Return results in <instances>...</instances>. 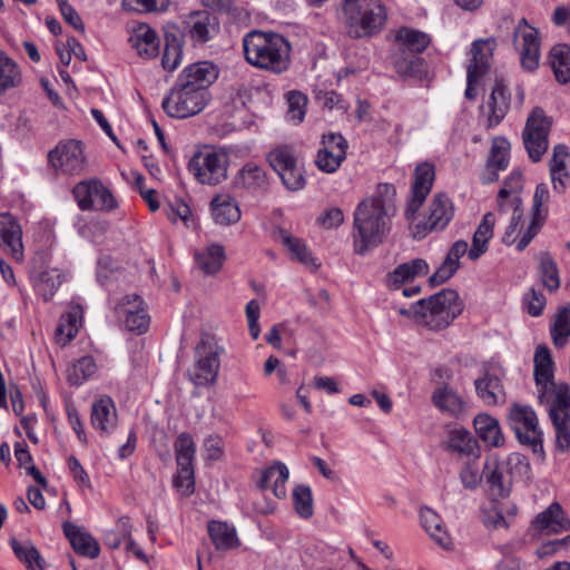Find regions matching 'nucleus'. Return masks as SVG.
Instances as JSON below:
<instances>
[{"label": "nucleus", "mask_w": 570, "mask_h": 570, "mask_svg": "<svg viewBox=\"0 0 570 570\" xmlns=\"http://www.w3.org/2000/svg\"><path fill=\"white\" fill-rule=\"evenodd\" d=\"M533 376L539 387V400L543 402V397L548 393V386L553 382V361L549 348L546 345H539L534 353Z\"/></svg>", "instance_id": "obj_27"}, {"label": "nucleus", "mask_w": 570, "mask_h": 570, "mask_svg": "<svg viewBox=\"0 0 570 570\" xmlns=\"http://www.w3.org/2000/svg\"><path fill=\"white\" fill-rule=\"evenodd\" d=\"M322 147L330 151L337 153V156L346 155L348 144L341 134L328 132L322 137Z\"/></svg>", "instance_id": "obj_64"}, {"label": "nucleus", "mask_w": 570, "mask_h": 570, "mask_svg": "<svg viewBox=\"0 0 570 570\" xmlns=\"http://www.w3.org/2000/svg\"><path fill=\"white\" fill-rule=\"evenodd\" d=\"M509 424L521 444L532 448L534 453H542V431L538 417L529 405L513 403L509 413Z\"/></svg>", "instance_id": "obj_11"}, {"label": "nucleus", "mask_w": 570, "mask_h": 570, "mask_svg": "<svg viewBox=\"0 0 570 570\" xmlns=\"http://www.w3.org/2000/svg\"><path fill=\"white\" fill-rule=\"evenodd\" d=\"M288 475L287 466L283 462L277 461L262 472L258 488L263 491L271 488L276 498L284 499L286 497L285 483L288 480Z\"/></svg>", "instance_id": "obj_37"}, {"label": "nucleus", "mask_w": 570, "mask_h": 570, "mask_svg": "<svg viewBox=\"0 0 570 570\" xmlns=\"http://www.w3.org/2000/svg\"><path fill=\"white\" fill-rule=\"evenodd\" d=\"M549 59L557 81L568 83L570 81V46L566 43L553 46Z\"/></svg>", "instance_id": "obj_45"}, {"label": "nucleus", "mask_w": 570, "mask_h": 570, "mask_svg": "<svg viewBox=\"0 0 570 570\" xmlns=\"http://www.w3.org/2000/svg\"><path fill=\"white\" fill-rule=\"evenodd\" d=\"M129 42L144 59L155 58L159 52L160 39L156 30L146 23L132 28Z\"/></svg>", "instance_id": "obj_25"}, {"label": "nucleus", "mask_w": 570, "mask_h": 570, "mask_svg": "<svg viewBox=\"0 0 570 570\" xmlns=\"http://www.w3.org/2000/svg\"><path fill=\"white\" fill-rule=\"evenodd\" d=\"M522 188V175L519 170H513L504 180L503 187L498 193L499 212H505L508 209L509 199L513 196H519Z\"/></svg>", "instance_id": "obj_51"}, {"label": "nucleus", "mask_w": 570, "mask_h": 570, "mask_svg": "<svg viewBox=\"0 0 570 570\" xmlns=\"http://www.w3.org/2000/svg\"><path fill=\"white\" fill-rule=\"evenodd\" d=\"M142 298L139 295L134 294L124 297L125 325L130 332L141 334L148 328L149 316L142 308Z\"/></svg>", "instance_id": "obj_33"}, {"label": "nucleus", "mask_w": 570, "mask_h": 570, "mask_svg": "<svg viewBox=\"0 0 570 570\" xmlns=\"http://www.w3.org/2000/svg\"><path fill=\"white\" fill-rule=\"evenodd\" d=\"M556 430V448L560 452H566L570 448V414H563L561 417L556 416L551 419Z\"/></svg>", "instance_id": "obj_57"}, {"label": "nucleus", "mask_w": 570, "mask_h": 570, "mask_svg": "<svg viewBox=\"0 0 570 570\" xmlns=\"http://www.w3.org/2000/svg\"><path fill=\"white\" fill-rule=\"evenodd\" d=\"M340 20L350 38H372L383 30L387 12L380 0H342Z\"/></svg>", "instance_id": "obj_3"}, {"label": "nucleus", "mask_w": 570, "mask_h": 570, "mask_svg": "<svg viewBox=\"0 0 570 570\" xmlns=\"http://www.w3.org/2000/svg\"><path fill=\"white\" fill-rule=\"evenodd\" d=\"M224 259V247L217 244L210 245L195 255L198 268L208 275L217 273L222 268Z\"/></svg>", "instance_id": "obj_46"}, {"label": "nucleus", "mask_w": 570, "mask_h": 570, "mask_svg": "<svg viewBox=\"0 0 570 570\" xmlns=\"http://www.w3.org/2000/svg\"><path fill=\"white\" fill-rule=\"evenodd\" d=\"M464 304L456 291L443 288L413 304V318L431 331L446 328L461 313Z\"/></svg>", "instance_id": "obj_4"}, {"label": "nucleus", "mask_w": 570, "mask_h": 570, "mask_svg": "<svg viewBox=\"0 0 570 570\" xmlns=\"http://www.w3.org/2000/svg\"><path fill=\"white\" fill-rule=\"evenodd\" d=\"M196 356L194 383L196 385L214 384L217 379L220 361L218 346L210 336H202L196 346Z\"/></svg>", "instance_id": "obj_16"}, {"label": "nucleus", "mask_w": 570, "mask_h": 570, "mask_svg": "<svg viewBox=\"0 0 570 570\" xmlns=\"http://www.w3.org/2000/svg\"><path fill=\"white\" fill-rule=\"evenodd\" d=\"M236 184L248 191L265 194L268 190L269 180L263 167L255 163H247L238 171Z\"/></svg>", "instance_id": "obj_35"}, {"label": "nucleus", "mask_w": 570, "mask_h": 570, "mask_svg": "<svg viewBox=\"0 0 570 570\" xmlns=\"http://www.w3.org/2000/svg\"><path fill=\"white\" fill-rule=\"evenodd\" d=\"M208 534L217 550L226 551L239 546L234 527L222 521H210L207 525Z\"/></svg>", "instance_id": "obj_41"}, {"label": "nucleus", "mask_w": 570, "mask_h": 570, "mask_svg": "<svg viewBox=\"0 0 570 570\" xmlns=\"http://www.w3.org/2000/svg\"><path fill=\"white\" fill-rule=\"evenodd\" d=\"M291 45L282 35L252 30L243 38L246 61L263 70L279 75L291 65Z\"/></svg>", "instance_id": "obj_2"}, {"label": "nucleus", "mask_w": 570, "mask_h": 570, "mask_svg": "<svg viewBox=\"0 0 570 570\" xmlns=\"http://www.w3.org/2000/svg\"><path fill=\"white\" fill-rule=\"evenodd\" d=\"M293 504L299 517L308 519L313 515V497L308 485L299 484L294 489Z\"/></svg>", "instance_id": "obj_54"}, {"label": "nucleus", "mask_w": 570, "mask_h": 570, "mask_svg": "<svg viewBox=\"0 0 570 570\" xmlns=\"http://www.w3.org/2000/svg\"><path fill=\"white\" fill-rule=\"evenodd\" d=\"M474 387L478 397L488 406L504 404L507 401L501 379L490 371H484L483 375L474 381Z\"/></svg>", "instance_id": "obj_24"}, {"label": "nucleus", "mask_w": 570, "mask_h": 570, "mask_svg": "<svg viewBox=\"0 0 570 570\" xmlns=\"http://www.w3.org/2000/svg\"><path fill=\"white\" fill-rule=\"evenodd\" d=\"M183 45L180 39L173 32L165 33V48L161 57V66L165 70H175L181 60Z\"/></svg>", "instance_id": "obj_48"}, {"label": "nucleus", "mask_w": 570, "mask_h": 570, "mask_svg": "<svg viewBox=\"0 0 570 570\" xmlns=\"http://www.w3.org/2000/svg\"><path fill=\"white\" fill-rule=\"evenodd\" d=\"M532 527L547 533H560L570 530V520L566 517L562 507L553 502L535 517Z\"/></svg>", "instance_id": "obj_30"}, {"label": "nucleus", "mask_w": 570, "mask_h": 570, "mask_svg": "<svg viewBox=\"0 0 570 570\" xmlns=\"http://www.w3.org/2000/svg\"><path fill=\"white\" fill-rule=\"evenodd\" d=\"M395 196L394 185L380 184L373 196L356 206L352 233L356 254L364 255L384 242L396 213Z\"/></svg>", "instance_id": "obj_1"}, {"label": "nucleus", "mask_w": 570, "mask_h": 570, "mask_svg": "<svg viewBox=\"0 0 570 570\" xmlns=\"http://www.w3.org/2000/svg\"><path fill=\"white\" fill-rule=\"evenodd\" d=\"M49 164L65 175H79L87 167L82 142L76 139L60 141L48 154Z\"/></svg>", "instance_id": "obj_15"}, {"label": "nucleus", "mask_w": 570, "mask_h": 570, "mask_svg": "<svg viewBox=\"0 0 570 570\" xmlns=\"http://www.w3.org/2000/svg\"><path fill=\"white\" fill-rule=\"evenodd\" d=\"M446 450L468 460H478L481 456L476 439L463 428H455L449 432Z\"/></svg>", "instance_id": "obj_29"}, {"label": "nucleus", "mask_w": 570, "mask_h": 570, "mask_svg": "<svg viewBox=\"0 0 570 570\" xmlns=\"http://www.w3.org/2000/svg\"><path fill=\"white\" fill-rule=\"evenodd\" d=\"M209 101L208 91H197L175 85L161 107L171 118H188L199 114Z\"/></svg>", "instance_id": "obj_10"}, {"label": "nucleus", "mask_w": 570, "mask_h": 570, "mask_svg": "<svg viewBox=\"0 0 570 570\" xmlns=\"http://www.w3.org/2000/svg\"><path fill=\"white\" fill-rule=\"evenodd\" d=\"M538 261V274L541 284L550 293H553L560 288L561 281L559 269L556 261L549 252H541L537 256Z\"/></svg>", "instance_id": "obj_42"}, {"label": "nucleus", "mask_w": 570, "mask_h": 570, "mask_svg": "<svg viewBox=\"0 0 570 570\" xmlns=\"http://www.w3.org/2000/svg\"><path fill=\"white\" fill-rule=\"evenodd\" d=\"M96 370L97 365L94 357L83 356L68 368V382L71 385H80L83 381L95 374Z\"/></svg>", "instance_id": "obj_53"}, {"label": "nucleus", "mask_w": 570, "mask_h": 570, "mask_svg": "<svg viewBox=\"0 0 570 570\" xmlns=\"http://www.w3.org/2000/svg\"><path fill=\"white\" fill-rule=\"evenodd\" d=\"M61 275L57 269H46L35 277V287L45 301H49L61 285Z\"/></svg>", "instance_id": "obj_50"}, {"label": "nucleus", "mask_w": 570, "mask_h": 570, "mask_svg": "<svg viewBox=\"0 0 570 570\" xmlns=\"http://www.w3.org/2000/svg\"><path fill=\"white\" fill-rule=\"evenodd\" d=\"M0 243L10 249L17 261L22 259L23 245L21 226L9 213L0 214Z\"/></svg>", "instance_id": "obj_28"}, {"label": "nucleus", "mask_w": 570, "mask_h": 570, "mask_svg": "<svg viewBox=\"0 0 570 570\" xmlns=\"http://www.w3.org/2000/svg\"><path fill=\"white\" fill-rule=\"evenodd\" d=\"M453 218V204L445 194H435L429 206V216L423 224V230L417 225L416 235L425 236L426 232L442 230Z\"/></svg>", "instance_id": "obj_21"}, {"label": "nucleus", "mask_w": 570, "mask_h": 570, "mask_svg": "<svg viewBox=\"0 0 570 570\" xmlns=\"http://www.w3.org/2000/svg\"><path fill=\"white\" fill-rule=\"evenodd\" d=\"M397 50L393 65L402 76H414L421 70L423 59L419 57L431 43V37L420 30L402 27L395 36Z\"/></svg>", "instance_id": "obj_5"}, {"label": "nucleus", "mask_w": 570, "mask_h": 570, "mask_svg": "<svg viewBox=\"0 0 570 570\" xmlns=\"http://www.w3.org/2000/svg\"><path fill=\"white\" fill-rule=\"evenodd\" d=\"M420 521L430 538L441 548L451 549L452 539L444 528L442 518L431 508L420 509Z\"/></svg>", "instance_id": "obj_32"}, {"label": "nucleus", "mask_w": 570, "mask_h": 570, "mask_svg": "<svg viewBox=\"0 0 570 570\" xmlns=\"http://www.w3.org/2000/svg\"><path fill=\"white\" fill-rule=\"evenodd\" d=\"M10 546L14 556L27 567L28 570H33L37 567L39 570L47 568L46 560L41 557L38 549L30 541H19L16 538L10 539Z\"/></svg>", "instance_id": "obj_44"}, {"label": "nucleus", "mask_w": 570, "mask_h": 570, "mask_svg": "<svg viewBox=\"0 0 570 570\" xmlns=\"http://www.w3.org/2000/svg\"><path fill=\"white\" fill-rule=\"evenodd\" d=\"M174 448L177 462L174 485L184 495H189L195 488L193 465L196 453L195 442L189 433L183 432L177 436Z\"/></svg>", "instance_id": "obj_12"}, {"label": "nucleus", "mask_w": 570, "mask_h": 570, "mask_svg": "<svg viewBox=\"0 0 570 570\" xmlns=\"http://www.w3.org/2000/svg\"><path fill=\"white\" fill-rule=\"evenodd\" d=\"M78 333V312H69L61 316L56 328V341L61 346L70 342Z\"/></svg>", "instance_id": "obj_55"}, {"label": "nucleus", "mask_w": 570, "mask_h": 570, "mask_svg": "<svg viewBox=\"0 0 570 570\" xmlns=\"http://www.w3.org/2000/svg\"><path fill=\"white\" fill-rule=\"evenodd\" d=\"M474 430L479 439L490 448H501L504 444L499 421L487 413L478 414L473 420Z\"/></svg>", "instance_id": "obj_34"}, {"label": "nucleus", "mask_w": 570, "mask_h": 570, "mask_svg": "<svg viewBox=\"0 0 570 570\" xmlns=\"http://www.w3.org/2000/svg\"><path fill=\"white\" fill-rule=\"evenodd\" d=\"M431 401L438 410L455 419L462 417L468 409L466 401L448 384L436 387Z\"/></svg>", "instance_id": "obj_23"}, {"label": "nucleus", "mask_w": 570, "mask_h": 570, "mask_svg": "<svg viewBox=\"0 0 570 570\" xmlns=\"http://www.w3.org/2000/svg\"><path fill=\"white\" fill-rule=\"evenodd\" d=\"M169 6V0H122L126 10L137 12H160Z\"/></svg>", "instance_id": "obj_59"}, {"label": "nucleus", "mask_w": 570, "mask_h": 570, "mask_svg": "<svg viewBox=\"0 0 570 570\" xmlns=\"http://www.w3.org/2000/svg\"><path fill=\"white\" fill-rule=\"evenodd\" d=\"M185 23L190 39L197 43L208 42L219 32L218 18L207 10L190 12Z\"/></svg>", "instance_id": "obj_20"}, {"label": "nucleus", "mask_w": 570, "mask_h": 570, "mask_svg": "<svg viewBox=\"0 0 570 570\" xmlns=\"http://www.w3.org/2000/svg\"><path fill=\"white\" fill-rule=\"evenodd\" d=\"M279 239L282 244L288 249L293 259L298 261L307 267H311L313 271L318 268L320 264L315 262V258L312 256L303 239L293 236L285 229L279 230Z\"/></svg>", "instance_id": "obj_43"}, {"label": "nucleus", "mask_w": 570, "mask_h": 570, "mask_svg": "<svg viewBox=\"0 0 570 570\" xmlns=\"http://www.w3.org/2000/svg\"><path fill=\"white\" fill-rule=\"evenodd\" d=\"M468 254V243L465 240H456L449 249L443 263L430 276L429 284L434 287L449 281L460 268V258Z\"/></svg>", "instance_id": "obj_26"}, {"label": "nucleus", "mask_w": 570, "mask_h": 570, "mask_svg": "<svg viewBox=\"0 0 570 570\" xmlns=\"http://www.w3.org/2000/svg\"><path fill=\"white\" fill-rule=\"evenodd\" d=\"M228 155L215 149L195 153L188 163V170L203 185L215 186L227 178Z\"/></svg>", "instance_id": "obj_7"}, {"label": "nucleus", "mask_w": 570, "mask_h": 570, "mask_svg": "<svg viewBox=\"0 0 570 570\" xmlns=\"http://www.w3.org/2000/svg\"><path fill=\"white\" fill-rule=\"evenodd\" d=\"M513 43L520 53L521 67L525 71H534L540 61L539 30L530 26L525 18L520 19L513 31Z\"/></svg>", "instance_id": "obj_13"}, {"label": "nucleus", "mask_w": 570, "mask_h": 570, "mask_svg": "<svg viewBox=\"0 0 570 570\" xmlns=\"http://www.w3.org/2000/svg\"><path fill=\"white\" fill-rule=\"evenodd\" d=\"M429 273V264L422 258H414L396 266L386 276L387 285L391 288H399L405 282L414 279L419 275H426Z\"/></svg>", "instance_id": "obj_38"}, {"label": "nucleus", "mask_w": 570, "mask_h": 570, "mask_svg": "<svg viewBox=\"0 0 570 570\" xmlns=\"http://www.w3.org/2000/svg\"><path fill=\"white\" fill-rule=\"evenodd\" d=\"M267 161L288 190L297 191L305 187L304 171L293 147L287 145L275 147L267 154Z\"/></svg>", "instance_id": "obj_8"}, {"label": "nucleus", "mask_w": 570, "mask_h": 570, "mask_svg": "<svg viewBox=\"0 0 570 570\" xmlns=\"http://www.w3.org/2000/svg\"><path fill=\"white\" fill-rule=\"evenodd\" d=\"M509 142L504 138H495L491 147L490 156L487 161L488 168L498 170L507 169L509 165Z\"/></svg>", "instance_id": "obj_56"}, {"label": "nucleus", "mask_w": 570, "mask_h": 570, "mask_svg": "<svg viewBox=\"0 0 570 570\" xmlns=\"http://www.w3.org/2000/svg\"><path fill=\"white\" fill-rule=\"evenodd\" d=\"M21 82V71L19 66L9 58L3 51H0V95Z\"/></svg>", "instance_id": "obj_47"}, {"label": "nucleus", "mask_w": 570, "mask_h": 570, "mask_svg": "<svg viewBox=\"0 0 570 570\" xmlns=\"http://www.w3.org/2000/svg\"><path fill=\"white\" fill-rule=\"evenodd\" d=\"M512 212L510 224L502 237V242L510 246L515 243L517 238L513 234L520 227L523 218L522 199L520 196H513L509 199L508 209L504 213Z\"/></svg>", "instance_id": "obj_52"}, {"label": "nucleus", "mask_w": 570, "mask_h": 570, "mask_svg": "<svg viewBox=\"0 0 570 570\" xmlns=\"http://www.w3.org/2000/svg\"><path fill=\"white\" fill-rule=\"evenodd\" d=\"M553 119L541 107H534L527 118L522 132L523 145L533 163L542 159L549 147V134Z\"/></svg>", "instance_id": "obj_6"}, {"label": "nucleus", "mask_w": 570, "mask_h": 570, "mask_svg": "<svg viewBox=\"0 0 570 570\" xmlns=\"http://www.w3.org/2000/svg\"><path fill=\"white\" fill-rule=\"evenodd\" d=\"M468 462L460 471V481L466 490H475L484 479L483 472L479 473V469L474 463Z\"/></svg>", "instance_id": "obj_60"}, {"label": "nucleus", "mask_w": 570, "mask_h": 570, "mask_svg": "<svg viewBox=\"0 0 570 570\" xmlns=\"http://www.w3.org/2000/svg\"><path fill=\"white\" fill-rule=\"evenodd\" d=\"M511 92L502 80H497L488 101L480 107L481 115L485 117L484 126L492 129L500 125L511 108Z\"/></svg>", "instance_id": "obj_17"}, {"label": "nucleus", "mask_w": 570, "mask_h": 570, "mask_svg": "<svg viewBox=\"0 0 570 570\" xmlns=\"http://www.w3.org/2000/svg\"><path fill=\"white\" fill-rule=\"evenodd\" d=\"M551 336L556 347L561 348L567 344L570 336V305H564L559 309L551 327Z\"/></svg>", "instance_id": "obj_49"}, {"label": "nucleus", "mask_w": 570, "mask_h": 570, "mask_svg": "<svg viewBox=\"0 0 570 570\" xmlns=\"http://www.w3.org/2000/svg\"><path fill=\"white\" fill-rule=\"evenodd\" d=\"M73 197L81 210H111L117 203L111 191L97 178L82 180L72 189Z\"/></svg>", "instance_id": "obj_14"}, {"label": "nucleus", "mask_w": 570, "mask_h": 570, "mask_svg": "<svg viewBox=\"0 0 570 570\" xmlns=\"http://www.w3.org/2000/svg\"><path fill=\"white\" fill-rule=\"evenodd\" d=\"M495 47L497 41L493 38L473 41L471 47L472 59L468 67L470 82L478 81L488 72Z\"/></svg>", "instance_id": "obj_22"}, {"label": "nucleus", "mask_w": 570, "mask_h": 570, "mask_svg": "<svg viewBox=\"0 0 570 570\" xmlns=\"http://www.w3.org/2000/svg\"><path fill=\"white\" fill-rule=\"evenodd\" d=\"M546 220V214H533L531 217V222L522 235V237L517 243V249L519 252H522L527 248V246L530 244V242L538 235L540 232L543 223Z\"/></svg>", "instance_id": "obj_62"}, {"label": "nucleus", "mask_w": 570, "mask_h": 570, "mask_svg": "<svg viewBox=\"0 0 570 570\" xmlns=\"http://www.w3.org/2000/svg\"><path fill=\"white\" fill-rule=\"evenodd\" d=\"M546 220V214H533L531 217V222L522 235V237L517 243V249L519 252H522L527 248V246L530 244V242L538 235L540 232L543 223Z\"/></svg>", "instance_id": "obj_61"}, {"label": "nucleus", "mask_w": 570, "mask_h": 570, "mask_svg": "<svg viewBox=\"0 0 570 570\" xmlns=\"http://www.w3.org/2000/svg\"><path fill=\"white\" fill-rule=\"evenodd\" d=\"M215 66L208 61H200L187 66L179 75L176 85L197 91H208V87L217 79Z\"/></svg>", "instance_id": "obj_19"}, {"label": "nucleus", "mask_w": 570, "mask_h": 570, "mask_svg": "<svg viewBox=\"0 0 570 570\" xmlns=\"http://www.w3.org/2000/svg\"><path fill=\"white\" fill-rule=\"evenodd\" d=\"M550 402L549 415L553 419L554 415L561 417L563 414H570V386L567 383H551L548 386V393L543 401Z\"/></svg>", "instance_id": "obj_40"}, {"label": "nucleus", "mask_w": 570, "mask_h": 570, "mask_svg": "<svg viewBox=\"0 0 570 570\" xmlns=\"http://www.w3.org/2000/svg\"><path fill=\"white\" fill-rule=\"evenodd\" d=\"M345 158L346 155L337 156V153L335 151H330L326 148H320L315 164L320 170L332 174L340 168Z\"/></svg>", "instance_id": "obj_58"}, {"label": "nucleus", "mask_w": 570, "mask_h": 570, "mask_svg": "<svg viewBox=\"0 0 570 570\" xmlns=\"http://www.w3.org/2000/svg\"><path fill=\"white\" fill-rule=\"evenodd\" d=\"M91 424L101 433H109L116 428L117 412L110 397H101L92 404Z\"/></svg>", "instance_id": "obj_36"}, {"label": "nucleus", "mask_w": 570, "mask_h": 570, "mask_svg": "<svg viewBox=\"0 0 570 570\" xmlns=\"http://www.w3.org/2000/svg\"><path fill=\"white\" fill-rule=\"evenodd\" d=\"M212 215L216 224L232 225L239 220L240 210L237 203L228 195L216 196L212 203Z\"/></svg>", "instance_id": "obj_39"}, {"label": "nucleus", "mask_w": 570, "mask_h": 570, "mask_svg": "<svg viewBox=\"0 0 570 570\" xmlns=\"http://www.w3.org/2000/svg\"><path fill=\"white\" fill-rule=\"evenodd\" d=\"M570 159L569 148L559 144L553 147L552 157L549 161L550 174H558L567 170V160Z\"/></svg>", "instance_id": "obj_63"}, {"label": "nucleus", "mask_w": 570, "mask_h": 570, "mask_svg": "<svg viewBox=\"0 0 570 570\" xmlns=\"http://www.w3.org/2000/svg\"><path fill=\"white\" fill-rule=\"evenodd\" d=\"M435 177L434 166L428 163L419 165L414 170L411 187L412 198L407 203L405 217L412 219L430 194Z\"/></svg>", "instance_id": "obj_18"}, {"label": "nucleus", "mask_w": 570, "mask_h": 570, "mask_svg": "<svg viewBox=\"0 0 570 570\" xmlns=\"http://www.w3.org/2000/svg\"><path fill=\"white\" fill-rule=\"evenodd\" d=\"M507 465H513L520 472H528L530 470L527 458L520 453L509 455L507 464L500 462L498 456L488 458L483 466V478L494 497L507 498L510 495L511 480L508 475Z\"/></svg>", "instance_id": "obj_9"}, {"label": "nucleus", "mask_w": 570, "mask_h": 570, "mask_svg": "<svg viewBox=\"0 0 570 570\" xmlns=\"http://www.w3.org/2000/svg\"><path fill=\"white\" fill-rule=\"evenodd\" d=\"M63 532L73 550L83 557L95 559L100 553V547L94 537L82 528L71 523H63Z\"/></svg>", "instance_id": "obj_31"}]
</instances>
